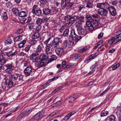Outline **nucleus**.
Wrapping results in <instances>:
<instances>
[{"mask_svg":"<svg viewBox=\"0 0 121 121\" xmlns=\"http://www.w3.org/2000/svg\"><path fill=\"white\" fill-rule=\"evenodd\" d=\"M41 28L42 26L41 25H38V26L35 29V32L39 33V32L41 30Z\"/></svg>","mask_w":121,"mask_h":121,"instance_id":"42","label":"nucleus"},{"mask_svg":"<svg viewBox=\"0 0 121 121\" xmlns=\"http://www.w3.org/2000/svg\"><path fill=\"white\" fill-rule=\"evenodd\" d=\"M23 32V30L21 28H18L16 31V33L17 34H20Z\"/></svg>","mask_w":121,"mask_h":121,"instance_id":"52","label":"nucleus"},{"mask_svg":"<svg viewBox=\"0 0 121 121\" xmlns=\"http://www.w3.org/2000/svg\"><path fill=\"white\" fill-rule=\"evenodd\" d=\"M88 27V28L89 30H94V28H95V27H94V26L92 25L89 26Z\"/></svg>","mask_w":121,"mask_h":121,"instance_id":"61","label":"nucleus"},{"mask_svg":"<svg viewBox=\"0 0 121 121\" xmlns=\"http://www.w3.org/2000/svg\"><path fill=\"white\" fill-rule=\"evenodd\" d=\"M116 117L115 116L112 115H111L109 117V119L110 121H116Z\"/></svg>","mask_w":121,"mask_h":121,"instance_id":"49","label":"nucleus"},{"mask_svg":"<svg viewBox=\"0 0 121 121\" xmlns=\"http://www.w3.org/2000/svg\"><path fill=\"white\" fill-rule=\"evenodd\" d=\"M5 67L6 68V69L5 70V71L6 72L8 73H10L12 71L14 68L13 66V63H11L10 64H8L5 65Z\"/></svg>","mask_w":121,"mask_h":121,"instance_id":"9","label":"nucleus"},{"mask_svg":"<svg viewBox=\"0 0 121 121\" xmlns=\"http://www.w3.org/2000/svg\"><path fill=\"white\" fill-rule=\"evenodd\" d=\"M13 13L16 15H17L18 16L19 11L18 9L16 8H13L12 9Z\"/></svg>","mask_w":121,"mask_h":121,"instance_id":"33","label":"nucleus"},{"mask_svg":"<svg viewBox=\"0 0 121 121\" xmlns=\"http://www.w3.org/2000/svg\"><path fill=\"white\" fill-rule=\"evenodd\" d=\"M17 73H15L11 76V79L12 81H14L15 82H16L17 78Z\"/></svg>","mask_w":121,"mask_h":121,"instance_id":"36","label":"nucleus"},{"mask_svg":"<svg viewBox=\"0 0 121 121\" xmlns=\"http://www.w3.org/2000/svg\"><path fill=\"white\" fill-rule=\"evenodd\" d=\"M28 11H22L18 13V16L20 17H26L27 15Z\"/></svg>","mask_w":121,"mask_h":121,"instance_id":"19","label":"nucleus"},{"mask_svg":"<svg viewBox=\"0 0 121 121\" xmlns=\"http://www.w3.org/2000/svg\"><path fill=\"white\" fill-rule=\"evenodd\" d=\"M68 45L69 48H71L72 46H74L75 44H74V41H69Z\"/></svg>","mask_w":121,"mask_h":121,"instance_id":"54","label":"nucleus"},{"mask_svg":"<svg viewBox=\"0 0 121 121\" xmlns=\"http://www.w3.org/2000/svg\"><path fill=\"white\" fill-rule=\"evenodd\" d=\"M56 59L57 57L55 55H53L51 56L50 59L48 60L46 62L47 64H48L49 63L51 62L52 61L55 60Z\"/></svg>","mask_w":121,"mask_h":121,"instance_id":"29","label":"nucleus"},{"mask_svg":"<svg viewBox=\"0 0 121 121\" xmlns=\"http://www.w3.org/2000/svg\"><path fill=\"white\" fill-rule=\"evenodd\" d=\"M43 48L44 46L43 45V44H41L40 45L38 46L37 48L36 51L40 53L42 51H43Z\"/></svg>","mask_w":121,"mask_h":121,"instance_id":"27","label":"nucleus"},{"mask_svg":"<svg viewBox=\"0 0 121 121\" xmlns=\"http://www.w3.org/2000/svg\"><path fill=\"white\" fill-rule=\"evenodd\" d=\"M40 36V34L39 33L35 32L32 36V38L33 39H36L38 38Z\"/></svg>","mask_w":121,"mask_h":121,"instance_id":"34","label":"nucleus"},{"mask_svg":"<svg viewBox=\"0 0 121 121\" xmlns=\"http://www.w3.org/2000/svg\"><path fill=\"white\" fill-rule=\"evenodd\" d=\"M73 65L71 63L69 62L68 63L67 65L66 68L68 69L72 66H73Z\"/></svg>","mask_w":121,"mask_h":121,"instance_id":"59","label":"nucleus"},{"mask_svg":"<svg viewBox=\"0 0 121 121\" xmlns=\"http://www.w3.org/2000/svg\"><path fill=\"white\" fill-rule=\"evenodd\" d=\"M97 8L99 9L106 8L108 9L109 7V5L107 3H98L97 4Z\"/></svg>","mask_w":121,"mask_h":121,"instance_id":"7","label":"nucleus"},{"mask_svg":"<svg viewBox=\"0 0 121 121\" xmlns=\"http://www.w3.org/2000/svg\"><path fill=\"white\" fill-rule=\"evenodd\" d=\"M69 29L66 28L64 31V32L63 33V35L64 36L68 37L69 35Z\"/></svg>","mask_w":121,"mask_h":121,"instance_id":"32","label":"nucleus"},{"mask_svg":"<svg viewBox=\"0 0 121 121\" xmlns=\"http://www.w3.org/2000/svg\"><path fill=\"white\" fill-rule=\"evenodd\" d=\"M66 0H61V5L62 7H66Z\"/></svg>","mask_w":121,"mask_h":121,"instance_id":"53","label":"nucleus"},{"mask_svg":"<svg viewBox=\"0 0 121 121\" xmlns=\"http://www.w3.org/2000/svg\"><path fill=\"white\" fill-rule=\"evenodd\" d=\"M51 12V10L48 8H45L43 10V13L45 15L49 14Z\"/></svg>","mask_w":121,"mask_h":121,"instance_id":"22","label":"nucleus"},{"mask_svg":"<svg viewBox=\"0 0 121 121\" xmlns=\"http://www.w3.org/2000/svg\"><path fill=\"white\" fill-rule=\"evenodd\" d=\"M73 2H69L66 5V7L68 8H70L73 6Z\"/></svg>","mask_w":121,"mask_h":121,"instance_id":"56","label":"nucleus"},{"mask_svg":"<svg viewBox=\"0 0 121 121\" xmlns=\"http://www.w3.org/2000/svg\"><path fill=\"white\" fill-rule=\"evenodd\" d=\"M23 35H19L13 38V40L15 43L14 44L16 43L17 42L21 41L22 39Z\"/></svg>","mask_w":121,"mask_h":121,"instance_id":"24","label":"nucleus"},{"mask_svg":"<svg viewBox=\"0 0 121 121\" xmlns=\"http://www.w3.org/2000/svg\"><path fill=\"white\" fill-rule=\"evenodd\" d=\"M72 16L69 15H67L65 17L64 20L67 22L68 25L72 24Z\"/></svg>","mask_w":121,"mask_h":121,"instance_id":"16","label":"nucleus"},{"mask_svg":"<svg viewBox=\"0 0 121 121\" xmlns=\"http://www.w3.org/2000/svg\"><path fill=\"white\" fill-rule=\"evenodd\" d=\"M30 56L31 59L32 60L33 62H36L38 60H40V59L38 58L39 57V56L38 57H36L31 55Z\"/></svg>","mask_w":121,"mask_h":121,"instance_id":"31","label":"nucleus"},{"mask_svg":"<svg viewBox=\"0 0 121 121\" xmlns=\"http://www.w3.org/2000/svg\"><path fill=\"white\" fill-rule=\"evenodd\" d=\"M108 43L111 45L116 43L115 37H111L108 40Z\"/></svg>","mask_w":121,"mask_h":121,"instance_id":"25","label":"nucleus"},{"mask_svg":"<svg viewBox=\"0 0 121 121\" xmlns=\"http://www.w3.org/2000/svg\"><path fill=\"white\" fill-rule=\"evenodd\" d=\"M40 53V52L36 51L35 52L32 53L31 55L35 56L37 57L38 56H39V55Z\"/></svg>","mask_w":121,"mask_h":121,"instance_id":"57","label":"nucleus"},{"mask_svg":"<svg viewBox=\"0 0 121 121\" xmlns=\"http://www.w3.org/2000/svg\"><path fill=\"white\" fill-rule=\"evenodd\" d=\"M30 13L29 17H28L27 21L26 22L27 23H30L31 21L32 20V18L31 17H30Z\"/></svg>","mask_w":121,"mask_h":121,"instance_id":"60","label":"nucleus"},{"mask_svg":"<svg viewBox=\"0 0 121 121\" xmlns=\"http://www.w3.org/2000/svg\"><path fill=\"white\" fill-rule=\"evenodd\" d=\"M39 2L42 4L44 5L47 2V0H39Z\"/></svg>","mask_w":121,"mask_h":121,"instance_id":"58","label":"nucleus"},{"mask_svg":"<svg viewBox=\"0 0 121 121\" xmlns=\"http://www.w3.org/2000/svg\"><path fill=\"white\" fill-rule=\"evenodd\" d=\"M104 35V33L102 32L100 33L98 35V37L99 39H101L102 38Z\"/></svg>","mask_w":121,"mask_h":121,"instance_id":"64","label":"nucleus"},{"mask_svg":"<svg viewBox=\"0 0 121 121\" xmlns=\"http://www.w3.org/2000/svg\"><path fill=\"white\" fill-rule=\"evenodd\" d=\"M96 56V54H91L88 56L85 60L88 61L92 60L95 58Z\"/></svg>","mask_w":121,"mask_h":121,"instance_id":"23","label":"nucleus"},{"mask_svg":"<svg viewBox=\"0 0 121 121\" xmlns=\"http://www.w3.org/2000/svg\"><path fill=\"white\" fill-rule=\"evenodd\" d=\"M6 55L8 57H12L14 56H15L17 54V52H13V51H11L9 52H6Z\"/></svg>","mask_w":121,"mask_h":121,"instance_id":"21","label":"nucleus"},{"mask_svg":"<svg viewBox=\"0 0 121 121\" xmlns=\"http://www.w3.org/2000/svg\"><path fill=\"white\" fill-rule=\"evenodd\" d=\"M62 67L63 69L66 68L67 64L66 62L65 61H63L62 63Z\"/></svg>","mask_w":121,"mask_h":121,"instance_id":"45","label":"nucleus"},{"mask_svg":"<svg viewBox=\"0 0 121 121\" xmlns=\"http://www.w3.org/2000/svg\"><path fill=\"white\" fill-rule=\"evenodd\" d=\"M52 37V36L49 37L47 40L43 42L44 44L46 45V51L47 55L52 54L54 50V48L55 49L59 45L60 38L58 37H54L52 42L49 44H48Z\"/></svg>","mask_w":121,"mask_h":121,"instance_id":"1","label":"nucleus"},{"mask_svg":"<svg viewBox=\"0 0 121 121\" xmlns=\"http://www.w3.org/2000/svg\"><path fill=\"white\" fill-rule=\"evenodd\" d=\"M85 9V8L84 7L83 5H82L78 7L77 11L78 12H82L83 13L84 11V9Z\"/></svg>","mask_w":121,"mask_h":121,"instance_id":"30","label":"nucleus"},{"mask_svg":"<svg viewBox=\"0 0 121 121\" xmlns=\"http://www.w3.org/2000/svg\"><path fill=\"white\" fill-rule=\"evenodd\" d=\"M2 17L4 20H6L8 18L7 13L6 12H4L2 15Z\"/></svg>","mask_w":121,"mask_h":121,"instance_id":"39","label":"nucleus"},{"mask_svg":"<svg viewBox=\"0 0 121 121\" xmlns=\"http://www.w3.org/2000/svg\"><path fill=\"white\" fill-rule=\"evenodd\" d=\"M108 113V112L106 111H102L101 114V116L103 117L106 116L107 115Z\"/></svg>","mask_w":121,"mask_h":121,"instance_id":"50","label":"nucleus"},{"mask_svg":"<svg viewBox=\"0 0 121 121\" xmlns=\"http://www.w3.org/2000/svg\"><path fill=\"white\" fill-rule=\"evenodd\" d=\"M106 8L99 9L98 11V13L100 15L103 16H107L108 14V11Z\"/></svg>","mask_w":121,"mask_h":121,"instance_id":"5","label":"nucleus"},{"mask_svg":"<svg viewBox=\"0 0 121 121\" xmlns=\"http://www.w3.org/2000/svg\"><path fill=\"white\" fill-rule=\"evenodd\" d=\"M30 109H27L24 111L17 117V119L19 120H21L23 117L28 116V113L30 111Z\"/></svg>","mask_w":121,"mask_h":121,"instance_id":"11","label":"nucleus"},{"mask_svg":"<svg viewBox=\"0 0 121 121\" xmlns=\"http://www.w3.org/2000/svg\"><path fill=\"white\" fill-rule=\"evenodd\" d=\"M6 59L4 57H0V69L2 71L4 70V64L7 62Z\"/></svg>","mask_w":121,"mask_h":121,"instance_id":"6","label":"nucleus"},{"mask_svg":"<svg viewBox=\"0 0 121 121\" xmlns=\"http://www.w3.org/2000/svg\"><path fill=\"white\" fill-rule=\"evenodd\" d=\"M92 25L94 26L95 27L98 28H99L100 26V23L98 20L92 19L91 21Z\"/></svg>","mask_w":121,"mask_h":121,"instance_id":"12","label":"nucleus"},{"mask_svg":"<svg viewBox=\"0 0 121 121\" xmlns=\"http://www.w3.org/2000/svg\"><path fill=\"white\" fill-rule=\"evenodd\" d=\"M45 20V19H41L40 18H39L37 19L36 21V23L38 25H41L43 23L45 22L44 20Z\"/></svg>","mask_w":121,"mask_h":121,"instance_id":"26","label":"nucleus"},{"mask_svg":"<svg viewBox=\"0 0 121 121\" xmlns=\"http://www.w3.org/2000/svg\"><path fill=\"white\" fill-rule=\"evenodd\" d=\"M31 12L37 16H40L42 14L41 9L38 7V5H35L32 7Z\"/></svg>","mask_w":121,"mask_h":121,"instance_id":"3","label":"nucleus"},{"mask_svg":"<svg viewBox=\"0 0 121 121\" xmlns=\"http://www.w3.org/2000/svg\"><path fill=\"white\" fill-rule=\"evenodd\" d=\"M7 80V83H8L7 85V87L8 88H10L11 87L13 86V82L11 80Z\"/></svg>","mask_w":121,"mask_h":121,"instance_id":"41","label":"nucleus"},{"mask_svg":"<svg viewBox=\"0 0 121 121\" xmlns=\"http://www.w3.org/2000/svg\"><path fill=\"white\" fill-rule=\"evenodd\" d=\"M85 18L88 21H90L92 19V16L88 14H86Z\"/></svg>","mask_w":121,"mask_h":121,"instance_id":"48","label":"nucleus"},{"mask_svg":"<svg viewBox=\"0 0 121 121\" xmlns=\"http://www.w3.org/2000/svg\"><path fill=\"white\" fill-rule=\"evenodd\" d=\"M93 4L90 2H88L87 3L86 7L88 9L93 8Z\"/></svg>","mask_w":121,"mask_h":121,"instance_id":"43","label":"nucleus"},{"mask_svg":"<svg viewBox=\"0 0 121 121\" xmlns=\"http://www.w3.org/2000/svg\"><path fill=\"white\" fill-rule=\"evenodd\" d=\"M6 6L9 8H10L13 5V4L10 1H8L6 3Z\"/></svg>","mask_w":121,"mask_h":121,"instance_id":"47","label":"nucleus"},{"mask_svg":"<svg viewBox=\"0 0 121 121\" xmlns=\"http://www.w3.org/2000/svg\"><path fill=\"white\" fill-rule=\"evenodd\" d=\"M26 40L25 39L23 40L21 42L19 43L18 44V47L20 48H21L23 47L25 44L26 43Z\"/></svg>","mask_w":121,"mask_h":121,"instance_id":"35","label":"nucleus"},{"mask_svg":"<svg viewBox=\"0 0 121 121\" xmlns=\"http://www.w3.org/2000/svg\"><path fill=\"white\" fill-rule=\"evenodd\" d=\"M74 39H73V41H74L75 42H77L80 39H81L82 38V37L79 35H77L74 37Z\"/></svg>","mask_w":121,"mask_h":121,"instance_id":"38","label":"nucleus"},{"mask_svg":"<svg viewBox=\"0 0 121 121\" xmlns=\"http://www.w3.org/2000/svg\"><path fill=\"white\" fill-rule=\"evenodd\" d=\"M103 42V41L101 40V41H99L95 45V46L94 47V49H96L98 46L100 44L99 43H102Z\"/></svg>","mask_w":121,"mask_h":121,"instance_id":"62","label":"nucleus"},{"mask_svg":"<svg viewBox=\"0 0 121 121\" xmlns=\"http://www.w3.org/2000/svg\"><path fill=\"white\" fill-rule=\"evenodd\" d=\"M109 9L110 13L112 16H115L116 14V10L114 7L111 6L108 9Z\"/></svg>","mask_w":121,"mask_h":121,"instance_id":"18","label":"nucleus"},{"mask_svg":"<svg viewBox=\"0 0 121 121\" xmlns=\"http://www.w3.org/2000/svg\"><path fill=\"white\" fill-rule=\"evenodd\" d=\"M32 71V67L31 66H28L24 69V73L27 76H30Z\"/></svg>","mask_w":121,"mask_h":121,"instance_id":"10","label":"nucleus"},{"mask_svg":"<svg viewBox=\"0 0 121 121\" xmlns=\"http://www.w3.org/2000/svg\"><path fill=\"white\" fill-rule=\"evenodd\" d=\"M68 41L67 40H65L62 44V46L63 48H66L68 46Z\"/></svg>","mask_w":121,"mask_h":121,"instance_id":"40","label":"nucleus"},{"mask_svg":"<svg viewBox=\"0 0 121 121\" xmlns=\"http://www.w3.org/2000/svg\"><path fill=\"white\" fill-rule=\"evenodd\" d=\"M58 46L55 48V52L56 54L59 57H61L64 54V50L63 48H58Z\"/></svg>","mask_w":121,"mask_h":121,"instance_id":"4","label":"nucleus"},{"mask_svg":"<svg viewBox=\"0 0 121 121\" xmlns=\"http://www.w3.org/2000/svg\"><path fill=\"white\" fill-rule=\"evenodd\" d=\"M72 24L75 21L78 20L75 23L76 27L77 28L80 24L84 22V16L77 15L75 14V13H74L72 16Z\"/></svg>","mask_w":121,"mask_h":121,"instance_id":"2","label":"nucleus"},{"mask_svg":"<svg viewBox=\"0 0 121 121\" xmlns=\"http://www.w3.org/2000/svg\"><path fill=\"white\" fill-rule=\"evenodd\" d=\"M7 80H6L4 82H3L1 84L2 86L4 89H5L7 86Z\"/></svg>","mask_w":121,"mask_h":121,"instance_id":"44","label":"nucleus"},{"mask_svg":"<svg viewBox=\"0 0 121 121\" xmlns=\"http://www.w3.org/2000/svg\"><path fill=\"white\" fill-rule=\"evenodd\" d=\"M28 26L29 29L31 30L34 29V27L35 26L34 24L33 23H29Z\"/></svg>","mask_w":121,"mask_h":121,"instance_id":"51","label":"nucleus"},{"mask_svg":"<svg viewBox=\"0 0 121 121\" xmlns=\"http://www.w3.org/2000/svg\"><path fill=\"white\" fill-rule=\"evenodd\" d=\"M88 49L86 47H81L78 48V51L80 53L83 52L87 51Z\"/></svg>","mask_w":121,"mask_h":121,"instance_id":"28","label":"nucleus"},{"mask_svg":"<svg viewBox=\"0 0 121 121\" xmlns=\"http://www.w3.org/2000/svg\"><path fill=\"white\" fill-rule=\"evenodd\" d=\"M17 78L16 82H15V84L16 85L18 84L21 82V81L24 80L23 75L18 73H17Z\"/></svg>","mask_w":121,"mask_h":121,"instance_id":"13","label":"nucleus"},{"mask_svg":"<svg viewBox=\"0 0 121 121\" xmlns=\"http://www.w3.org/2000/svg\"><path fill=\"white\" fill-rule=\"evenodd\" d=\"M12 41L10 37H8L4 41V43L6 45L9 44L11 43Z\"/></svg>","mask_w":121,"mask_h":121,"instance_id":"37","label":"nucleus"},{"mask_svg":"<svg viewBox=\"0 0 121 121\" xmlns=\"http://www.w3.org/2000/svg\"><path fill=\"white\" fill-rule=\"evenodd\" d=\"M117 37L115 38V40L116 42V43L118 42L121 40V36L118 35L117 36H116Z\"/></svg>","mask_w":121,"mask_h":121,"instance_id":"55","label":"nucleus"},{"mask_svg":"<svg viewBox=\"0 0 121 121\" xmlns=\"http://www.w3.org/2000/svg\"><path fill=\"white\" fill-rule=\"evenodd\" d=\"M70 34L72 35V36L73 37L77 35L76 33L75 29H73L71 30L70 32Z\"/></svg>","mask_w":121,"mask_h":121,"instance_id":"46","label":"nucleus"},{"mask_svg":"<svg viewBox=\"0 0 121 121\" xmlns=\"http://www.w3.org/2000/svg\"><path fill=\"white\" fill-rule=\"evenodd\" d=\"M45 62L42 61H37L36 62V64L39 68H40L44 66H45L46 64H45Z\"/></svg>","mask_w":121,"mask_h":121,"instance_id":"20","label":"nucleus"},{"mask_svg":"<svg viewBox=\"0 0 121 121\" xmlns=\"http://www.w3.org/2000/svg\"><path fill=\"white\" fill-rule=\"evenodd\" d=\"M81 56L80 54L77 53H74L71 55L70 56V57L73 60H76L79 59Z\"/></svg>","mask_w":121,"mask_h":121,"instance_id":"17","label":"nucleus"},{"mask_svg":"<svg viewBox=\"0 0 121 121\" xmlns=\"http://www.w3.org/2000/svg\"><path fill=\"white\" fill-rule=\"evenodd\" d=\"M77 28H78L77 29V31L79 35H85L86 33H85V30L81 26H79Z\"/></svg>","mask_w":121,"mask_h":121,"instance_id":"15","label":"nucleus"},{"mask_svg":"<svg viewBox=\"0 0 121 121\" xmlns=\"http://www.w3.org/2000/svg\"><path fill=\"white\" fill-rule=\"evenodd\" d=\"M94 82V81H91L89 82V83L87 84L86 85V86L88 87L89 86H91L92 85Z\"/></svg>","mask_w":121,"mask_h":121,"instance_id":"63","label":"nucleus"},{"mask_svg":"<svg viewBox=\"0 0 121 121\" xmlns=\"http://www.w3.org/2000/svg\"><path fill=\"white\" fill-rule=\"evenodd\" d=\"M44 112V110H43L39 111L34 116V119L37 120L41 119L43 115Z\"/></svg>","mask_w":121,"mask_h":121,"instance_id":"8","label":"nucleus"},{"mask_svg":"<svg viewBox=\"0 0 121 121\" xmlns=\"http://www.w3.org/2000/svg\"><path fill=\"white\" fill-rule=\"evenodd\" d=\"M48 55H47V56L46 55L41 54L39 56V57L38 58L40 59V61H43L44 62L45 61V62L47 64L46 62L48 61V59L49 58L48 56H48Z\"/></svg>","mask_w":121,"mask_h":121,"instance_id":"14","label":"nucleus"}]
</instances>
